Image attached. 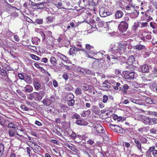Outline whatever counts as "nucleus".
<instances>
[{"label":"nucleus","mask_w":157,"mask_h":157,"mask_svg":"<svg viewBox=\"0 0 157 157\" xmlns=\"http://www.w3.org/2000/svg\"><path fill=\"white\" fill-rule=\"evenodd\" d=\"M129 20L128 17H126L125 21H122L120 22L118 26L119 30L122 32H125L127 31L128 28V24L127 21Z\"/></svg>","instance_id":"nucleus-1"},{"label":"nucleus","mask_w":157,"mask_h":157,"mask_svg":"<svg viewBox=\"0 0 157 157\" xmlns=\"http://www.w3.org/2000/svg\"><path fill=\"white\" fill-rule=\"evenodd\" d=\"M30 96L36 100L40 101L41 100L43 97L44 96V92L40 91L39 93L33 92L30 94Z\"/></svg>","instance_id":"nucleus-2"},{"label":"nucleus","mask_w":157,"mask_h":157,"mask_svg":"<svg viewBox=\"0 0 157 157\" xmlns=\"http://www.w3.org/2000/svg\"><path fill=\"white\" fill-rule=\"evenodd\" d=\"M93 127L99 133H103L105 131L103 128L99 124H95L93 126Z\"/></svg>","instance_id":"nucleus-3"},{"label":"nucleus","mask_w":157,"mask_h":157,"mask_svg":"<svg viewBox=\"0 0 157 157\" xmlns=\"http://www.w3.org/2000/svg\"><path fill=\"white\" fill-rule=\"evenodd\" d=\"M140 119L145 124H148L151 123V119L144 115H141Z\"/></svg>","instance_id":"nucleus-4"},{"label":"nucleus","mask_w":157,"mask_h":157,"mask_svg":"<svg viewBox=\"0 0 157 157\" xmlns=\"http://www.w3.org/2000/svg\"><path fill=\"white\" fill-rule=\"evenodd\" d=\"M134 72L131 71L127 72L124 75V77L126 79H130L134 78Z\"/></svg>","instance_id":"nucleus-5"},{"label":"nucleus","mask_w":157,"mask_h":157,"mask_svg":"<svg viewBox=\"0 0 157 157\" xmlns=\"http://www.w3.org/2000/svg\"><path fill=\"white\" fill-rule=\"evenodd\" d=\"M103 8H101L100 11L99 13L100 16L102 17H105L111 14V13L109 12H105L104 11Z\"/></svg>","instance_id":"nucleus-6"},{"label":"nucleus","mask_w":157,"mask_h":157,"mask_svg":"<svg viewBox=\"0 0 157 157\" xmlns=\"http://www.w3.org/2000/svg\"><path fill=\"white\" fill-rule=\"evenodd\" d=\"M33 83L35 89L37 90H39L41 87L40 82L37 80H34Z\"/></svg>","instance_id":"nucleus-7"},{"label":"nucleus","mask_w":157,"mask_h":157,"mask_svg":"<svg viewBox=\"0 0 157 157\" xmlns=\"http://www.w3.org/2000/svg\"><path fill=\"white\" fill-rule=\"evenodd\" d=\"M58 57L59 58L63 60V61L67 62L68 60V58L65 56L64 55L61 54V53L58 52L57 55Z\"/></svg>","instance_id":"nucleus-8"},{"label":"nucleus","mask_w":157,"mask_h":157,"mask_svg":"<svg viewBox=\"0 0 157 157\" xmlns=\"http://www.w3.org/2000/svg\"><path fill=\"white\" fill-rule=\"evenodd\" d=\"M128 44L127 43H120L119 44V47L118 48H120V49L118 50L119 51H121V50H124V49L126 48V47L128 45Z\"/></svg>","instance_id":"nucleus-9"},{"label":"nucleus","mask_w":157,"mask_h":157,"mask_svg":"<svg viewBox=\"0 0 157 157\" xmlns=\"http://www.w3.org/2000/svg\"><path fill=\"white\" fill-rule=\"evenodd\" d=\"M25 91L27 93H31L33 90V88L30 85H26L24 87Z\"/></svg>","instance_id":"nucleus-10"},{"label":"nucleus","mask_w":157,"mask_h":157,"mask_svg":"<svg viewBox=\"0 0 157 157\" xmlns=\"http://www.w3.org/2000/svg\"><path fill=\"white\" fill-rule=\"evenodd\" d=\"M123 14V13L121 11H117L115 14V19H120L121 18Z\"/></svg>","instance_id":"nucleus-11"},{"label":"nucleus","mask_w":157,"mask_h":157,"mask_svg":"<svg viewBox=\"0 0 157 157\" xmlns=\"http://www.w3.org/2000/svg\"><path fill=\"white\" fill-rule=\"evenodd\" d=\"M134 61V58L132 56H130L127 62V63L128 65H132Z\"/></svg>","instance_id":"nucleus-12"},{"label":"nucleus","mask_w":157,"mask_h":157,"mask_svg":"<svg viewBox=\"0 0 157 157\" xmlns=\"http://www.w3.org/2000/svg\"><path fill=\"white\" fill-rule=\"evenodd\" d=\"M120 48H118L117 47H116L115 44H111L110 46L109 52L115 51L116 50L118 51Z\"/></svg>","instance_id":"nucleus-13"},{"label":"nucleus","mask_w":157,"mask_h":157,"mask_svg":"<svg viewBox=\"0 0 157 157\" xmlns=\"http://www.w3.org/2000/svg\"><path fill=\"white\" fill-rule=\"evenodd\" d=\"M142 71L143 73L147 72L149 71L148 66L147 65H144L141 67Z\"/></svg>","instance_id":"nucleus-14"},{"label":"nucleus","mask_w":157,"mask_h":157,"mask_svg":"<svg viewBox=\"0 0 157 157\" xmlns=\"http://www.w3.org/2000/svg\"><path fill=\"white\" fill-rule=\"evenodd\" d=\"M4 144L2 143L0 144V157H2V155H4Z\"/></svg>","instance_id":"nucleus-15"},{"label":"nucleus","mask_w":157,"mask_h":157,"mask_svg":"<svg viewBox=\"0 0 157 157\" xmlns=\"http://www.w3.org/2000/svg\"><path fill=\"white\" fill-rule=\"evenodd\" d=\"M133 48L136 49L140 50L145 48V46L140 44H138L133 46Z\"/></svg>","instance_id":"nucleus-16"},{"label":"nucleus","mask_w":157,"mask_h":157,"mask_svg":"<svg viewBox=\"0 0 157 157\" xmlns=\"http://www.w3.org/2000/svg\"><path fill=\"white\" fill-rule=\"evenodd\" d=\"M43 104L46 105H50L52 102L50 99H45L43 101Z\"/></svg>","instance_id":"nucleus-17"},{"label":"nucleus","mask_w":157,"mask_h":157,"mask_svg":"<svg viewBox=\"0 0 157 157\" xmlns=\"http://www.w3.org/2000/svg\"><path fill=\"white\" fill-rule=\"evenodd\" d=\"M119 126L117 125L111 124L110 125V128L115 132H117V131Z\"/></svg>","instance_id":"nucleus-18"},{"label":"nucleus","mask_w":157,"mask_h":157,"mask_svg":"<svg viewBox=\"0 0 157 157\" xmlns=\"http://www.w3.org/2000/svg\"><path fill=\"white\" fill-rule=\"evenodd\" d=\"M50 61L54 66H56L57 64L56 59L53 56L51 57L50 59Z\"/></svg>","instance_id":"nucleus-19"},{"label":"nucleus","mask_w":157,"mask_h":157,"mask_svg":"<svg viewBox=\"0 0 157 157\" xmlns=\"http://www.w3.org/2000/svg\"><path fill=\"white\" fill-rule=\"evenodd\" d=\"M130 101L133 103L141 105V102L140 100L131 98Z\"/></svg>","instance_id":"nucleus-20"},{"label":"nucleus","mask_w":157,"mask_h":157,"mask_svg":"<svg viewBox=\"0 0 157 157\" xmlns=\"http://www.w3.org/2000/svg\"><path fill=\"white\" fill-rule=\"evenodd\" d=\"M85 68L79 67L77 69V71L80 75L84 74Z\"/></svg>","instance_id":"nucleus-21"},{"label":"nucleus","mask_w":157,"mask_h":157,"mask_svg":"<svg viewBox=\"0 0 157 157\" xmlns=\"http://www.w3.org/2000/svg\"><path fill=\"white\" fill-rule=\"evenodd\" d=\"M72 87L71 85L69 84H66L65 86V89L68 91H70L72 89Z\"/></svg>","instance_id":"nucleus-22"},{"label":"nucleus","mask_w":157,"mask_h":157,"mask_svg":"<svg viewBox=\"0 0 157 157\" xmlns=\"http://www.w3.org/2000/svg\"><path fill=\"white\" fill-rule=\"evenodd\" d=\"M108 81L105 80L102 83V86L104 87H106L107 88H109L110 87V86L108 84Z\"/></svg>","instance_id":"nucleus-23"},{"label":"nucleus","mask_w":157,"mask_h":157,"mask_svg":"<svg viewBox=\"0 0 157 157\" xmlns=\"http://www.w3.org/2000/svg\"><path fill=\"white\" fill-rule=\"evenodd\" d=\"M145 100L146 103L149 104H152L153 103V101L152 99L149 98H146L145 99Z\"/></svg>","instance_id":"nucleus-24"},{"label":"nucleus","mask_w":157,"mask_h":157,"mask_svg":"<svg viewBox=\"0 0 157 157\" xmlns=\"http://www.w3.org/2000/svg\"><path fill=\"white\" fill-rule=\"evenodd\" d=\"M30 56L32 59L36 60H39L40 59L39 57L33 54H30Z\"/></svg>","instance_id":"nucleus-25"},{"label":"nucleus","mask_w":157,"mask_h":157,"mask_svg":"<svg viewBox=\"0 0 157 157\" xmlns=\"http://www.w3.org/2000/svg\"><path fill=\"white\" fill-rule=\"evenodd\" d=\"M109 99L108 96L106 95H104L103 96V99L102 101L104 103H105L107 102V101Z\"/></svg>","instance_id":"nucleus-26"},{"label":"nucleus","mask_w":157,"mask_h":157,"mask_svg":"<svg viewBox=\"0 0 157 157\" xmlns=\"http://www.w3.org/2000/svg\"><path fill=\"white\" fill-rule=\"evenodd\" d=\"M75 93L76 95H80L82 94L81 89L79 88H76Z\"/></svg>","instance_id":"nucleus-27"},{"label":"nucleus","mask_w":157,"mask_h":157,"mask_svg":"<svg viewBox=\"0 0 157 157\" xmlns=\"http://www.w3.org/2000/svg\"><path fill=\"white\" fill-rule=\"evenodd\" d=\"M81 87H82L83 90L84 91L89 90L90 89V87L89 86L86 84H84Z\"/></svg>","instance_id":"nucleus-28"},{"label":"nucleus","mask_w":157,"mask_h":157,"mask_svg":"<svg viewBox=\"0 0 157 157\" xmlns=\"http://www.w3.org/2000/svg\"><path fill=\"white\" fill-rule=\"evenodd\" d=\"M6 122V121L2 118H0V124L2 126L5 127L6 125L5 124V123Z\"/></svg>","instance_id":"nucleus-29"},{"label":"nucleus","mask_w":157,"mask_h":157,"mask_svg":"<svg viewBox=\"0 0 157 157\" xmlns=\"http://www.w3.org/2000/svg\"><path fill=\"white\" fill-rule=\"evenodd\" d=\"M75 103V101L74 100L71 99L69 100L67 102L68 105L69 106H73Z\"/></svg>","instance_id":"nucleus-30"},{"label":"nucleus","mask_w":157,"mask_h":157,"mask_svg":"<svg viewBox=\"0 0 157 157\" xmlns=\"http://www.w3.org/2000/svg\"><path fill=\"white\" fill-rule=\"evenodd\" d=\"M6 71L3 69L0 70V74L2 76H6Z\"/></svg>","instance_id":"nucleus-31"},{"label":"nucleus","mask_w":157,"mask_h":157,"mask_svg":"<svg viewBox=\"0 0 157 157\" xmlns=\"http://www.w3.org/2000/svg\"><path fill=\"white\" fill-rule=\"evenodd\" d=\"M53 17H48L46 18L47 21L48 23L52 22L53 21Z\"/></svg>","instance_id":"nucleus-32"},{"label":"nucleus","mask_w":157,"mask_h":157,"mask_svg":"<svg viewBox=\"0 0 157 157\" xmlns=\"http://www.w3.org/2000/svg\"><path fill=\"white\" fill-rule=\"evenodd\" d=\"M136 146L138 148L139 151L140 152H142V149L141 147V143H140L139 144H137V145H136Z\"/></svg>","instance_id":"nucleus-33"},{"label":"nucleus","mask_w":157,"mask_h":157,"mask_svg":"<svg viewBox=\"0 0 157 157\" xmlns=\"http://www.w3.org/2000/svg\"><path fill=\"white\" fill-rule=\"evenodd\" d=\"M30 143H32V144H31V146H30L32 149H33V146H34V147L35 146V148H38V147H39V146L36 143L31 142Z\"/></svg>","instance_id":"nucleus-34"},{"label":"nucleus","mask_w":157,"mask_h":157,"mask_svg":"<svg viewBox=\"0 0 157 157\" xmlns=\"http://www.w3.org/2000/svg\"><path fill=\"white\" fill-rule=\"evenodd\" d=\"M75 52V48H70L69 50V53L70 55H72L74 54Z\"/></svg>","instance_id":"nucleus-35"},{"label":"nucleus","mask_w":157,"mask_h":157,"mask_svg":"<svg viewBox=\"0 0 157 157\" xmlns=\"http://www.w3.org/2000/svg\"><path fill=\"white\" fill-rule=\"evenodd\" d=\"M8 128H11L13 129H15V125L12 123H9L8 124Z\"/></svg>","instance_id":"nucleus-36"},{"label":"nucleus","mask_w":157,"mask_h":157,"mask_svg":"<svg viewBox=\"0 0 157 157\" xmlns=\"http://www.w3.org/2000/svg\"><path fill=\"white\" fill-rule=\"evenodd\" d=\"M20 107L23 110L27 111L29 110V109L23 105H21Z\"/></svg>","instance_id":"nucleus-37"},{"label":"nucleus","mask_w":157,"mask_h":157,"mask_svg":"<svg viewBox=\"0 0 157 157\" xmlns=\"http://www.w3.org/2000/svg\"><path fill=\"white\" fill-rule=\"evenodd\" d=\"M104 66L105 69H109L110 68V64L109 62H107L105 64Z\"/></svg>","instance_id":"nucleus-38"},{"label":"nucleus","mask_w":157,"mask_h":157,"mask_svg":"<svg viewBox=\"0 0 157 157\" xmlns=\"http://www.w3.org/2000/svg\"><path fill=\"white\" fill-rule=\"evenodd\" d=\"M117 131V133H124L125 132V130L123 128H121V127H119V128Z\"/></svg>","instance_id":"nucleus-39"},{"label":"nucleus","mask_w":157,"mask_h":157,"mask_svg":"<svg viewBox=\"0 0 157 157\" xmlns=\"http://www.w3.org/2000/svg\"><path fill=\"white\" fill-rule=\"evenodd\" d=\"M40 34L42 39V40L43 41L45 39V34L42 32H41L40 33Z\"/></svg>","instance_id":"nucleus-40"},{"label":"nucleus","mask_w":157,"mask_h":157,"mask_svg":"<svg viewBox=\"0 0 157 157\" xmlns=\"http://www.w3.org/2000/svg\"><path fill=\"white\" fill-rule=\"evenodd\" d=\"M35 23L37 24H42L43 20L42 19H36L35 21Z\"/></svg>","instance_id":"nucleus-41"},{"label":"nucleus","mask_w":157,"mask_h":157,"mask_svg":"<svg viewBox=\"0 0 157 157\" xmlns=\"http://www.w3.org/2000/svg\"><path fill=\"white\" fill-rule=\"evenodd\" d=\"M18 77L21 79H24L25 78V76L22 73L18 74Z\"/></svg>","instance_id":"nucleus-42"},{"label":"nucleus","mask_w":157,"mask_h":157,"mask_svg":"<svg viewBox=\"0 0 157 157\" xmlns=\"http://www.w3.org/2000/svg\"><path fill=\"white\" fill-rule=\"evenodd\" d=\"M71 137L73 139H75L76 137V134L75 133L72 132V134L71 135Z\"/></svg>","instance_id":"nucleus-43"},{"label":"nucleus","mask_w":157,"mask_h":157,"mask_svg":"<svg viewBox=\"0 0 157 157\" xmlns=\"http://www.w3.org/2000/svg\"><path fill=\"white\" fill-rule=\"evenodd\" d=\"M85 73L88 74L90 75L91 74V71L89 69H85L84 73Z\"/></svg>","instance_id":"nucleus-44"},{"label":"nucleus","mask_w":157,"mask_h":157,"mask_svg":"<svg viewBox=\"0 0 157 157\" xmlns=\"http://www.w3.org/2000/svg\"><path fill=\"white\" fill-rule=\"evenodd\" d=\"M30 77L29 75H27L26 76L25 78V81L27 82H29L30 80Z\"/></svg>","instance_id":"nucleus-45"},{"label":"nucleus","mask_w":157,"mask_h":157,"mask_svg":"<svg viewBox=\"0 0 157 157\" xmlns=\"http://www.w3.org/2000/svg\"><path fill=\"white\" fill-rule=\"evenodd\" d=\"M119 90H122V92L124 95L127 94V90L122 89L121 87H120Z\"/></svg>","instance_id":"nucleus-46"},{"label":"nucleus","mask_w":157,"mask_h":157,"mask_svg":"<svg viewBox=\"0 0 157 157\" xmlns=\"http://www.w3.org/2000/svg\"><path fill=\"white\" fill-rule=\"evenodd\" d=\"M86 117L89 116L91 114V111L90 110H88L87 111H85Z\"/></svg>","instance_id":"nucleus-47"},{"label":"nucleus","mask_w":157,"mask_h":157,"mask_svg":"<svg viewBox=\"0 0 157 157\" xmlns=\"http://www.w3.org/2000/svg\"><path fill=\"white\" fill-rule=\"evenodd\" d=\"M138 26L139 24L137 22L135 23L134 25H133V29L134 30L136 29Z\"/></svg>","instance_id":"nucleus-48"},{"label":"nucleus","mask_w":157,"mask_h":157,"mask_svg":"<svg viewBox=\"0 0 157 157\" xmlns=\"http://www.w3.org/2000/svg\"><path fill=\"white\" fill-rule=\"evenodd\" d=\"M14 40L17 42H19L20 40L19 37L18 36L16 35L14 36Z\"/></svg>","instance_id":"nucleus-49"},{"label":"nucleus","mask_w":157,"mask_h":157,"mask_svg":"<svg viewBox=\"0 0 157 157\" xmlns=\"http://www.w3.org/2000/svg\"><path fill=\"white\" fill-rule=\"evenodd\" d=\"M53 86L55 87H57L58 86V83L55 80L53 81Z\"/></svg>","instance_id":"nucleus-50"},{"label":"nucleus","mask_w":157,"mask_h":157,"mask_svg":"<svg viewBox=\"0 0 157 157\" xmlns=\"http://www.w3.org/2000/svg\"><path fill=\"white\" fill-rule=\"evenodd\" d=\"M25 19L28 22H29L31 23H33V20L31 19L30 18L28 17H26L25 18Z\"/></svg>","instance_id":"nucleus-51"},{"label":"nucleus","mask_w":157,"mask_h":157,"mask_svg":"<svg viewBox=\"0 0 157 157\" xmlns=\"http://www.w3.org/2000/svg\"><path fill=\"white\" fill-rule=\"evenodd\" d=\"M9 133L11 136H13L14 135V132L12 131L11 129L9 130Z\"/></svg>","instance_id":"nucleus-52"},{"label":"nucleus","mask_w":157,"mask_h":157,"mask_svg":"<svg viewBox=\"0 0 157 157\" xmlns=\"http://www.w3.org/2000/svg\"><path fill=\"white\" fill-rule=\"evenodd\" d=\"M26 150L27 151V152L28 155H30L31 153V149H30L29 147H26Z\"/></svg>","instance_id":"nucleus-53"},{"label":"nucleus","mask_w":157,"mask_h":157,"mask_svg":"<svg viewBox=\"0 0 157 157\" xmlns=\"http://www.w3.org/2000/svg\"><path fill=\"white\" fill-rule=\"evenodd\" d=\"M148 113L149 115H152L154 116H156V112H152L151 111H149Z\"/></svg>","instance_id":"nucleus-54"},{"label":"nucleus","mask_w":157,"mask_h":157,"mask_svg":"<svg viewBox=\"0 0 157 157\" xmlns=\"http://www.w3.org/2000/svg\"><path fill=\"white\" fill-rule=\"evenodd\" d=\"M63 77L65 80H67L68 79V76L66 74H64L62 75Z\"/></svg>","instance_id":"nucleus-55"},{"label":"nucleus","mask_w":157,"mask_h":157,"mask_svg":"<svg viewBox=\"0 0 157 157\" xmlns=\"http://www.w3.org/2000/svg\"><path fill=\"white\" fill-rule=\"evenodd\" d=\"M75 122L78 125H81L82 124V121L80 120H77Z\"/></svg>","instance_id":"nucleus-56"},{"label":"nucleus","mask_w":157,"mask_h":157,"mask_svg":"<svg viewBox=\"0 0 157 157\" xmlns=\"http://www.w3.org/2000/svg\"><path fill=\"white\" fill-rule=\"evenodd\" d=\"M87 143L89 144L92 145L93 144L94 142L93 140H90L87 141Z\"/></svg>","instance_id":"nucleus-57"},{"label":"nucleus","mask_w":157,"mask_h":157,"mask_svg":"<svg viewBox=\"0 0 157 157\" xmlns=\"http://www.w3.org/2000/svg\"><path fill=\"white\" fill-rule=\"evenodd\" d=\"M133 139L134 140V142L136 144V145H137V144H139L140 143L139 140H137L136 138H133Z\"/></svg>","instance_id":"nucleus-58"},{"label":"nucleus","mask_w":157,"mask_h":157,"mask_svg":"<svg viewBox=\"0 0 157 157\" xmlns=\"http://www.w3.org/2000/svg\"><path fill=\"white\" fill-rule=\"evenodd\" d=\"M149 150L150 152H154V151H155L156 150H155V147H150L149 149Z\"/></svg>","instance_id":"nucleus-59"},{"label":"nucleus","mask_w":157,"mask_h":157,"mask_svg":"<svg viewBox=\"0 0 157 157\" xmlns=\"http://www.w3.org/2000/svg\"><path fill=\"white\" fill-rule=\"evenodd\" d=\"M86 49L88 50H90L91 48H92V46L90 45L89 44H86Z\"/></svg>","instance_id":"nucleus-60"},{"label":"nucleus","mask_w":157,"mask_h":157,"mask_svg":"<svg viewBox=\"0 0 157 157\" xmlns=\"http://www.w3.org/2000/svg\"><path fill=\"white\" fill-rule=\"evenodd\" d=\"M128 86L126 84H124L123 86V87L122 88V89H123L124 90H127L128 89Z\"/></svg>","instance_id":"nucleus-61"},{"label":"nucleus","mask_w":157,"mask_h":157,"mask_svg":"<svg viewBox=\"0 0 157 157\" xmlns=\"http://www.w3.org/2000/svg\"><path fill=\"white\" fill-rule=\"evenodd\" d=\"M48 59L46 58H44L42 59L41 61L42 62L46 63L47 62Z\"/></svg>","instance_id":"nucleus-62"},{"label":"nucleus","mask_w":157,"mask_h":157,"mask_svg":"<svg viewBox=\"0 0 157 157\" xmlns=\"http://www.w3.org/2000/svg\"><path fill=\"white\" fill-rule=\"evenodd\" d=\"M148 25V23L147 22H142L141 24V26L142 27H147Z\"/></svg>","instance_id":"nucleus-63"},{"label":"nucleus","mask_w":157,"mask_h":157,"mask_svg":"<svg viewBox=\"0 0 157 157\" xmlns=\"http://www.w3.org/2000/svg\"><path fill=\"white\" fill-rule=\"evenodd\" d=\"M152 154L154 155L153 157H157V151L156 150L154 152H152Z\"/></svg>","instance_id":"nucleus-64"}]
</instances>
